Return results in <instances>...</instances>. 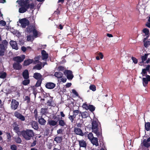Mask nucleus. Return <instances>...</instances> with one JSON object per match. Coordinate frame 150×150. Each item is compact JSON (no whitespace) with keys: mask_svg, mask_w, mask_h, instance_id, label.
Segmentation results:
<instances>
[{"mask_svg":"<svg viewBox=\"0 0 150 150\" xmlns=\"http://www.w3.org/2000/svg\"><path fill=\"white\" fill-rule=\"evenodd\" d=\"M28 0H18L17 2L20 5L21 7L19 8V12L20 13H23L27 10L29 8Z\"/></svg>","mask_w":150,"mask_h":150,"instance_id":"nucleus-1","label":"nucleus"},{"mask_svg":"<svg viewBox=\"0 0 150 150\" xmlns=\"http://www.w3.org/2000/svg\"><path fill=\"white\" fill-rule=\"evenodd\" d=\"M92 125L93 132L95 133L97 136H98L100 135V133L98 131V129L100 126V125L97 118H94L92 122Z\"/></svg>","mask_w":150,"mask_h":150,"instance_id":"nucleus-2","label":"nucleus"},{"mask_svg":"<svg viewBox=\"0 0 150 150\" xmlns=\"http://www.w3.org/2000/svg\"><path fill=\"white\" fill-rule=\"evenodd\" d=\"M21 134L23 137L27 140L30 139L34 135L33 131L29 129L22 131Z\"/></svg>","mask_w":150,"mask_h":150,"instance_id":"nucleus-3","label":"nucleus"},{"mask_svg":"<svg viewBox=\"0 0 150 150\" xmlns=\"http://www.w3.org/2000/svg\"><path fill=\"white\" fill-rule=\"evenodd\" d=\"M19 22L21 24V26L23 28H25L29 24L28 20L25 18L19 20Z\"/></svg>","mask_w":150,"mask_h":150,"instance_id":"nucleus-4","label":"nucleus"},{"mask_svg":"<svg viewBox=\"0 0 150 150\" xmlns=\"http://www.w3.org/2000/svg\"><path fill=\"white\" fill-rule=\"evenodd\" d=\"M143 77L142 79L143 84L144 86H146L148 82L150 81V76L146 74V75Z\"/></svg>","mask_w":150,"mask_h":150,"instance_id":"nucleus-5","label":"nucleus"},{"mask_svg":"<svg viewBox=\"0 0 150 150\" xmlns=\"http://www.w3.org/2000/svg\"><path fill=\"white\" fill-rule=\"evenodd\" d=\"M27 30L28 32H32L33 36L35 37H37L38 35V32L34 27L30 26L27 28Z\"/></svg>","mask_w":150,"mask_h":150,"instance_id":"nucleus-6","label":"nucleus"},{"mask_svg":"<svg viewBox=\"0 0 150 150\" xmlns=\"http://www.w3.org/2000/svg\"><path fill=\"white\" fill-rule=\"evenodd\" d=\"M19 105L18 102L16 100L13 99L11 104V108L12 109L16 110Z\"/></svg>","mask_w":150,"mask_h":150,"instance_id":"nucleus-7","label":"nucleus"},{"mask_svg":"<svg viewBox=\"0 0 150 150\" xmlns=\"http://www.w3.org/2000/svg\"><path fill=\"white\" fill-rule=\"evenodd\" d=\"M25 55H22L21 56H17L13 58V60L18 63H20L22 62L25 58Z\"/></svg>","mask_w":150,"mask_h":150,"instance_id":"nucleus-8","label":"nucleus"},{"mask_svg":"<svg viewBox=\"0 0 150 150\" xmlns=\"http://www.w3.org/2000/svg\"><path fill=\"white\" fill-rule=\"evenodd\" d=\"M64 73L65 75H67V78L68 79L71 80L73 78V76L71 71L66 70Z\"/></svg>","mask_w":150,"mask_h":150,"instance_id":"nucleus-9","label":"nucleus"},{"mask_svg":"<svg viewBox=\"0 0 150 150\" xmlns=\"http://www.w3.org/2000/svg\"><path fill=\"white\" fill-rule=\"evenodd\" d=\"M15 116L18 119L21 121H24L25 120V118L21 114L17 112H16L14 113Z\"/></svg>","mask_w":150,"mask_h":150,"instance_id":"nucleus-10","label":"nucleus"},{"mask_svg":"<svg viewBox=\"0 0 150 150\" xmlns=\"http://www.w3.org/2000/svg\"><path fill=\"white\" fill-rule=\"evenodd\" d=\"M10 44L13 49L16 50L18 49V47L16 41L11 40L10 42Z\"/></svg>","mask_w":150,"mask_h":150,"instance_id":"nucleus-11","label":"nucleus"},{"mask_svg":"<svg viewBox=\"0 0 150 150\" xmlns=\"http://www.w3.org/2000/svg\"><path fill=\"white\" fill-rule=\"evenodd\" d=\"M6 49V47L3 44H0V56L4 55Z\"/></svg>","mask_w":150,"mask_h":150,"instance_id":"nucleus-12","label":"nucleus"},{"mask_svg":"<svg viewBox=\"0 0 150 150\" xmlns=\"http://www.w3.org/2000/svg\"><path fill=\"white\" fill-rule=\"evenodd\" d=\"M55 85V84L53 83L48 82L46 84L45 87L47 88L52 89L54 88Z\"/></svg>","mask_w":150,"mask_h":150,"instance_id":"nucleus-13","label":"nucleus"},{"mask_svg":"<svg viewBox=\"0 0 150 150\" xmlns=\"http://www.w3.org/2000/svg\"><path fill=\"white\" fill-rule=\"evenodd\" d=\"M41 54L42 59L46 61L48 57V54L44 50H42Z\"/></svg>","mask_w":150,"mask_h":150,"instance_id":"nucleus-14","label":"nucleus"},{"mask_svg":"<svg viewBox=\"0 0 150 150\" xmlns=\"http://www.w3.org/2000/svg\"><path fill=\"white\" fill-rule=\"evenodd\" d=\"M150 69V66L147 65L145 69H143L141 73V74L142 75V76H144L146 74H147V71H148Z\"/></svg>","mask_w":150,"mask_h":150,"instance_id":"nucleus-15","label":"nucleus"},{"mask_svg":"<svg viewBox=\"0 0 150 150\" xmlns=\"http://www.w3.org/2000/svg\"><path fill=\"white\" fill-rule=\"evenodd\" d=\"M78 142L79 146L80 147H86V143L83 140H79Z\"/></svg>","mask_w":150,"mask_h":150,"instance_id":"nucleus-16","label":"nucleus"},{"mask_svg":"<svg viewBox=\"0 0 150 150\" xmlns=\"http://www.w3.org/2000/svg\"><path fill=\"white\" fill-rule=\"evenodd\" d=\"M90 141L93 145H95L96 146H98L99 144L97 138L94 137Z\"/></svg>","mask_w":150,"mask_h":150,"instance_id":"nucleus-17","label":"nucleus"},{"mask_svg":"<svg viewBox=\"0 0 150 150\" xmlns=\"http://www.w3.org/2000/svg\"><path fill=\"white\" fill-rule=\"evenodd\" d=\"M34 77L37 80L42 79L41 75L39 73H36L34 74Z\"/></svg>","mask_w":150,"mask_h":150,"instance_id":"nucleus-18","label":"nucleus"},{"mask_svg":"<svg viewBox=\"0 0 150 150\" xmlns=\"http://www.w3.org/2000/svg\"><path fill=\"white\" fill-rule=\"evenodd\" d=\"M13 67L14 69H16L19 70L21 69L22 66L18 63H15L13 64Z\"/></svg>","mask_w":150,"mask_h":150,"instance_id":"nucleus-19","label":"nucleus"},{"mask_svg":"<svg viewBox=\"0 0 150 150\" xmlns=\"http://www.w3.org/2000/svg\"><path fill=\"white\" fill-rule=\"evenodd\" d=\"M31 125L34 129L37 130L38 129V124L35 121H33L31 122Z\"/></svg>","mask_w":150,"mask_h":150,"instance_id":"nucleus-20","label":"nucleus"},{"mask_svg":"<svg viewBox=\"0 0 150 150\" xmlns=\"http://www.w3.org/2000/svg\"><path fill=\"white\" fill-rule=\"evenodd\" d=\"M54 76L58 79H59L62 77L63 74L60 72H56L54 73Z\"/></svg>","mask_w":150,"mask_h":150,"instance_id":"nucleus-21","label":"nucleus"},{"mask_svg":"<svg viewBox=\"0 0 150 150\" xmlns=\"http://www.w3.org/2000/svg\"><path fill=\"white\" fill-rule=\"evenodd\" d=\"M80 114L83 118H86L89 116V113L86 111L82 112H80Z\"/></svg>","mask_w":150,"mask_h":150,"instance_id":"nucleus-22","label":"nucleus"},{"mask_svg":"<svg viewBox=\"0 0 150 150\" xmlns=\"http://www.w3.org/2000/svg\"><path fill=\"white\" fill-rule=\"evenodd\" d=\"M74 132L77 134L82 135L83 134L81 130L79 128H75L74 129Z\"/></svg>","mask_w":150,"mask_h":150,"instance_id":"nucleus-23","label":"nucleus"},{"mask_svg":"<svg viewBox=\"0 0 150 150\" xmlns=\"http://www.w3.org/2000/svg\"><path fill=\"white\" fill-rule=\"evenodd\" d=\"M33 62V60L31 59H28L25 60L24 62V65L27 66L30 64L32 63Z\"/></svg>","mask_w":150,"mask_h":150,"instance_id":"nucleus-24","label":"nucleus"},{"mask_svg":"<svg viewBox=\"0 0 150 150\" xmlns=\"http://www.w3.org/2000/svg\"><path fill=\"white\" fill-rule=\"evenodd\" d=\"M38 122L41 125H45L46 122V121L45 119L41 117L38 119Z\"/></svg>","mask_w":150,"mask_h":150,"instance_id":"nucleus-25","label":"nucleus"},{"mask_svg":"<svg viewBox=\"0 0 150 150\" xmlns=\"http://www.w3.org/2000/svg\"><path fill=\"white\" fill-rule=\"evenodd\" d=\"M23 76L25 79H28L29 78V74L27 70H25L23 73Z\"/></svg>","mask_w":150,"mask_h":150,"instance_id":"nucleus-26","label":"nucleus"},{"mask_svg":"<svg viewBox=\"0 0 150 150\" xmlns=\"http://www.w3.org/2000/svg\"><path fill=\"white\" fill-rule=\"evenodd\" d=\"M142 144L143 145L147 147H148L150 146V143L146 139L144 140Z\"/></svg>","mask_w":150,"mask_h":150,"instance_id":"nucleus-27","label":"nucleus"},{"mask_svg":"<svg viewBox=\"0 0 150 150\" xmlns=\"http://www.w3.org/2000/svg\"><path fill=\"white\" fill-rule=\"evenodd\" d=\"M62 139L61 137H57L55 138L54 141L57 143H60L62 142Z\"/></svg>","mask_w":150,"mask_h":150,"instance_id":"nucleus-28","label":"nucleus"},{"mask_svg":"<svg viewBox=\"0 0 150 150\" xmlns=\"http://www.w3.org/2000/svg\"><path fill=\"white\" fill-rule=\"evenodd\" d=\"M48 123L50 125L54 126L57 125V122L54 120H51L49 121Z\"/></svg>","mask_w":150,"mask_h":150,"instance_id":"nucleus-29","label":"nucleus"},{"mask_svg":"<svg viewBox=\"0 0 150 150\" xmlns=\"http://www.w3.org/2000/svg\"><path fill=\"white\" fill-rule=\"evenodd\" d=\"M145 127L147 131H149L150 130V123L147 122L146 123L145 125Z\"/></svg>","mask_w":150,"mask_h":150,"instance_id":"nucleus-30","label":"nucleus"},{"mask_svg":"<svg viewBox=\"0 0 150 150\" xmlns=\"http://www.w3.org/2000/svg\"><path fill=\"white\" fill-rule=\"evenodd\" d=\"M59 125L62 126H64L66 125V123L64 120H61L59 121Z\"/></svg>","mask_w":150,"mask_h":150,"instance_id":"nucleus-31","label":"nucleus"},{"mask_svg":"<svg viewBox=\"0 0 150 150\" xmlns=\"http://www.w3.org/2000/svg\"><path fill=\"white\" fill-rule=\"evenodd\" d=\"M6 73L5 72H0V78L1 79L5 78L6 76Z\"/></svg>","mask_w":150,"mask_h":150,"instance_id":"nucleus-32","label":"nucleus"},{"mask_svg":"<svg viewBox=\"0 0 150 150\" xmlns=\"http://www.w3.org/2000/svg\"><path fill=\"white\" fill-rule=\"evenodd\" d=\"M42 68L41 64H38L34 66L33 69H37L38 70H40Z\"/></svg>","mask_w":150,"mask_h":150,"instance_id":"nucleus-33","label":"nucleus"},{"mask_svg":"<svg viewBox=\"0 0 150 150\" xmlns=\"http://www.w3.org/2000/svg\"><path fill=\"white\" fill-rule=\"evenodd\" d=\"M13 126L14 127V129L15 132H18L19 131V129L18 125L16 124H14Z\"/></svg>","mask_w":150,"mask_h":150,"instance_id":"nucleus-34","label":"nucleus"},{"mask_svg":"<svg viewBox=\"0 0 150 150\" xmlns=\"http://www.w3.org/2000/svg\"><path fill=\"white\" fill-rule=\"evenodd\" d=\"M79 111L78 110H74L73 111L72 115L76 118V116L79 114Z\"/></svg>","mask_w":150,"mask_h":150,"instance_id":"nucleus-35","label":"nucleus"},{"mask_svg":"<svg viewBox=\"0 0 150 150\" xmlns=\"http://www.w3.org/2000/svg\"><path fill=\"white\" fill-rule=\"evenodd\" d=\"M68 118L72 122H73L75 118V117L73 115H69Z\"/></svg>","mask_w":150,"mask_h":150,"instance_id":"nucleus-36","label":"nucleus"},{"mask_svg":"<svg viewBox=\"0 0 150 150\" xmlns=\"http://www.w3.org/2000/svg\"><path fill=\"white\" fill-rule=\"evenodd\" d=\"M88 138L91 141L94 137H93V134H92L91 133H90L88 134Z\"/></svg>","mask_w":150,"mask_h":150,"instance_id":"nucleus-37","label":"nucleus"},{"mask_svg":"<svg viewBox=\"0 0 150 150\" xmlns=\"http://www.w3.org/2000/svg\"><path fill=\"white\" fill-rule=\"evenodd\" d=\"M88 110H89L91 112L95 110V107L91 105H88Z\"/></svg>","mask_w":150,"mask_h":150,"instance_id":"nucleus-38","label":"nucleus"},{"mask_svg":"<svg viewBox=\"0 0 150 150\" xmlns=\"http://www.w3.org/2000/svg\"><path fill=\"white\" fill-rule=\"evenodd\" d=\"M89 88L90 90L93 91H95L96 90V87L94 85H91L89 87Z\"/></svg>","mask_w":150,"mask_h":150,"instance_id":"nucleus-39","label":"nucleus"},{"mask_svg":"<svg viewBox=\"0 0 150 150\" xmlns=\"http://www.w3.org/2000/svg\"><path fill=\"white\" fill-rule=\"evenodd\" d=\"M143 32L146 35H148L149 33V30L147 28L144 29L143 30Z\"/></svg>","mask_w":150,"mask_h":150,"instance_id":"nucleus-40","label":"nucleus"},{"mask_svg":"<svg viewBox=\"0 0 150 150\" xmlns=\"http://www.w3.org/2000/svg\"><path fill=\"white\" fill-rule=\"evenodd\" d=\"M144 46L146 47H148L150 45V42L149 41H146L144 42Z\"/></svg>","mask_w":150,"mask_h":150,"instance_id":"nucleus-41","label":"nucleus"},{"mask_svg":"<svg viewBox=\"0 0 150 150\" xmlns=\"http://www.w3.org/2000/svg\"><path fill=\"white\" fill-rule=\"evenodd\" d=\"M30 83V80L29 79H26L24 80L23 82V84L24 85H26Z\"/></svg>","mask_w":150,"mask_h":150,"instance_id":"nucleus-42","label":"nucleus"},{"mask_svg":"<svg viewBox=\"0 0 150 150\" xmlns=\"http://www.w3.org/2000/svg\"><path fill=\"white\" fill-rule=\"evenodd\" d=\"M67 79L66 78H62L61 79H58V81L59 82H63V83H65Z\"/></svg>","mask_w":150,"mask_h":150,"instance_id":"nucleus-43","label":"nucleus"},{"mask_svg":"<svg viewBox=\"0 0 150 150\" xmlns=\"http://www.w3.org/2000/svg\"><path fill=\"white\" fill-rule=\"evenodd\" d=\"M146 26L148 28H150V15L149 17L147 22L146 24Z\"/></svg>","mask_w":150,"mask_h":150,"instance_id":"nucleus-44","label":"nucleus"},{"mask_svg":"<svg viewBox=\"0 0 150 150\" xmlns=\"http://www.w3.org/2000/svg\"><path fill=\"white\" fill-rule=\"evenodd\" d=\"M42 79H40V80H38V81H37V82L36 83V86L37 87L39 86H40L42 81Z\"/></svg>","mask_w":150,"mask_h":150,"instance_id":"nucleus-45","label":"nucleus"},{"mask_svg":"<svg viewBox=\"0 0 150 150\" xmlns=\"http://www.w3.org/2000/svg\"><path fill=\"white\" fill-rule=\"evenodd\" d=\"M72 93L74 95L76 96H78L79 95L77 91L74 89L71 90Z\"/></svg>","mask_w":150,"mask_h":150,"instance_id":"nucleus-46","label":"nucleus"},{"mask_svg":"<svg viewBox=\"0 0 150 150\" xmlns=\"http://www.w3.org/2000/svg\"><path fill=\"white\" fill-rule=\"evenodd\" d=\"M147 57V55L145 54L144 56H143L142 57V62H144L146 59Z\"/></svg>","mask_w":150,"mask_h":150,"instance_id":"nucleus-47","label":"nucleus"},{"mask_svg":"<svg viewBox=\"0 0 150 150\" xmlns=\"http://www.w3.org/2000/svg\"><path fill=\"white\" fill-rule=\"evenodd\" d=\"M16 142L18 143H20L21 142V139L19 137H17L14 139Z\"/></svg>","mask_w":150,"mask_h":150,"instance_id":"nucleus-48","label":"nucleus"},{"mask_svg":"<svg viewBox=\"0 0 150 150\" xmlns=\"http://www.w3.org/2000/svg\"><path fill=\"white\" fill-rule=\"evenodd\" d=\"M6 25V22L4 21L1 20L0 21V25L1 26H4Z\"/></svg>","mask_w":150,"mask_h":150,"instance_id":"nucleus-49","label":"nucleus"},{"mask_svg":"<svg viewBox=\"0 0 150 150\" xmlns=\"http://www.w3.org/2000/svg\"><path fill=\"white\" fill-rule=\"evenodd\" d=\"M11 149L12 150H17L16 146L15 145H13L11 146Z\"/></svg>","mask_w":150,"mask_h":150,"instance_id":"nucleus-50","label":"nucleus"},{"mask_svg":"<svg viewBox=\"0 0 150 150\" xmlns=\"http://www.w3.org/2000/svg\"><path fill=\"white\" fill-rule=\"evenodd\" d=\"M132 60L133 62L135 64H137V60L136 58L134 57H132Z\"/></svg>","mask_w":150,"mask_h":150,"instance_id":"nucleus-51","label":"nucleus"},{"mask_svg":"<svg viewBox=\"0 0 150 150\" xmlns=\"http://www.w3.org/2000/svg\"><path fill=\"white\" fill-rule=\"evenodd\" d=\"M82 107L83 108H85L86 110H88V106L86 104H83Z\"/></svg>","mask_w":150,"mask_h":150,"instance_id":"nucleus-52","label":"nucleus"},{"mask_svg":"<svg viewBox=\"0 0 150 150\" xmlns=\"http://www.w3.org/2000/svg\"><path fill=\"white\" fill-rule=\"evenodd\" d=\"M33 39V38L32 36H30V35H28L27 36V40L28 41H30L32 40Z\"/></svg>","mask_w":150,"mask_h":150,"instance_id":"nucleus-53","label":"nucleus"},{"mask_svg":"<svg viewBox=\"0 0 150 150\" xmlns=\"http://www.w3.org/2000/svg\"><path fill=\"white\" fill-rule=\"evenodd\" d=\"M29 8H33L35 7L34 4L33 3H31L30 4H29Z\"/></svg>","mask_w":150,"mask_h":150,"instance_id":"nucleus-54","label":"nucleus"},{"mask_svg":"<svg viewBox=\"0 0 150 150\" xmlns=\"http://www.w3.org/2000/svg\"><path fill=\"white\" fill-rule=\"evenodd\" d=\"M2 43H3L2 44H4V45L5 46H5H6V45L8 44V42H7L6 40H4L3 41Z\"/></svg>","mask_w":150,"mask_h":150,"instance_id":"nucleus-55","label":"nucleus"},{"mask_svg":"<svg viewBox=\"0 0 150 150\" xmlns=\"http://www.w3.org/2000/svg\"><path fill=\"white\" fill-rule=\"evenodd\" d=\"M71 85V83H67L66 85L65 86L66 87H70Z\"/></svg>","mask_w":150,"mask_h":150,"instance_id":"nucleus-56","label":"nucleus"},{"mask_svg":"<svg viewBox=\"0 0 150 150\" xmlns=\"http://www.w3.org/2000/svg\"><path fill=\"white\" fill-rule=\"evenodd\" d=\"M57 132L58 134H60L62 132V130L61 129H59L58 130Z\"/></svg>","mask_w":150,"mask_h":150,"instance_id":"nucleus-57","label":"nucleus"},{"mask_svg":"<svg viewBox=\"0 0 150 150\" xmlns=\"http://www.w3.org/2000/svg\"><path fill=\"white\" fill-rule=\"evenodd\" d=\"M21 49L22 51L24 52H25L26 50V48L24 46L22 47Z\"/></svg>","mask_w":150,"mask_h":150,"instance_id":"nucleus-58","label":"nucleus"},{"mask_svg":"<svg viewBox=\"0 0 150 150\" xmlns=\"http://www.w3.org/2000/svg\"><path fill=\"white\" fill-rule=\"evenodd\" d=\"M98 55L99 56V57H100V58L101 59H102L103 58V54H102V53H99V54H98Z\"/></svg>","mask_w":150,"mask_h":150,"instance_id":"nucleus-59","label":"nucleus"},{"mask_svg":"<svg viewBox=\"0 0 150 150\" xmlns=\"http://www.w3.org/2000/svg\"><path fill=\"white\" fill-rule=\"evenodd\" d=\"M58 70L59 71H62L64 70V67H63L61 66L59 67H58Z\"/></svg>","mask_w":150,"mask_h":150,"instance_id":"nucleus-60","label":"nucleus"},{"mask_svg":"<svg viewBox=\"0 0 150 150\" xmlns=\"http://www.w3.org/2000/svg\"><path fill=\"white\" fill-rule=\"evenodd\" d=\"M61 115L62 117H64L65 116V115L63 113V112H60Z\"/></svg>","mask_w":150,"mask_h":150,"instance_id":"nucleus-61","label":"nucleus"},{"mask_svg":"<svg viewBox=\"0 0 150 150\" xmlns=\"http://www.w3.org/2000/svg\"><path fill=\"white\" fill-rule=\"evenodd\" d=\"M107 36L109 37H113L112 35V34H107Z\"/></svg>","mask_w":150,"mask_h":150,"instance_id":"nucleus-62","label":"nucleus"},{"mask_svg":"<svg viewBox=\"0 0 150 150\" xmlns=\"http://www.w3.org/2000/svg\"><path fill=\"white\" fill-rule=\"evenodd\" d=\"M0 2L1 3H4L6 2V0H0Z\"/></svg>","mask_w":150,"mask_h":150,"instance_id":"nucleus-63","label":"nucleus"},{"mask_svg":"<svg viewBox=\"0 0 150 150\" xmlns=\"http://www.w3.org/2000/svg\"><path fill=\"white\" fill-rule=\"evenodd\" d=\"M64 0H59L58 3H62L64 2Z\"/></svg>","mask_w":150,"mask_h":150,"instance_id":"nucleus-64","label":"nucleus"}]
</instances>
